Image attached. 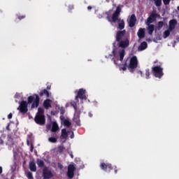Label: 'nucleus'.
<instances>
[{
	"label": "nucleus",
	"mask_w": 179,
	"mask_h": 179,
	"mask_svg": "<svg viewBox=\"0 0 179 179\" xmlns=\"http://www.w3.org/2000/svg\"><path fill=\"white\" fill-rule=\"evenodd\" d=\"M125 30L116 33L115 38L118 43L117 46L113 43L112 51L115 65L120 66V69L122 71H127V62H124V57H125V48L129 45V39L125 38Z\"/></svg>",
	"instance_id": "nucleus-1"
},
{
	"label": "nucleus",
	"mask_w": 179,
	"mask_h": 179,
	"mask_svg": "<svg viewBox=\"0 0 179 179\" xmlns=\"http://www.w3.org/2000/svg\"><path fill=\"white\" fill-rule=\"evenodd\" d=\"M120 12H121V8L117 7L115 12L112 15V18L110 19V17H108V19L109 22H111V23H115L117 22L118 29H120V30H122L124 27H125V22H124V20L118 19Z\"/></svg>",
	"instance_id": "nucleus-2"
},
{
	"label": "nucleus",
	"mask_w": 179,
	"mask_h": 179,
	"mask_svg": "<svg viewBox=\"0 0 179 179\" xmlns=\"http://www.w3.org/2000/svg\"><path fill=\"white\" fill-rule=\"evenodd\" d=\"M35 122L38 125H44L45 124V118L44 117V109L38 108V113L35 117Z\"/></svg>",
	"instance_id": "nucleus-3"
},
{
	"label": "nucleus",
	"mask_w": 179,
	"mask_h": 179,
	"mask_svg": "<svg viewBox=\"0 0 179 179\" xmlns=\"http://www.w3.org/2000/svg\"><path fill=\"white\" fill-rule=\"evenodd\" d=\"M100 167L101 170H103V171H106V173H110L111 170L114 169L115 174H117L118 173V170L117 169V166H113L111 164H106L104 162L101 163Z\"/></svg>",
	"instance_id": "nucleus-4"
},
{
	"label": "nucleus",
	"mask_w": 179,
	"mask_h": 179,
	"mask_svg": "<svg viewBox=\"0 0 179 179\" xmlns=\"http://www.w3.org/2000/svg\"><path fill=\"white\" fill-rule=\"evenodd\" d=\"M33 103L31 105V108H37L38 107V104L40 103V98L38 95L34 94L28 98V103L30 104Z\"/></svg>",
	"instance_id": "nucleus-5"
},
{
	"label": "nucleus",
	"mask_w": 179,
	"mask_h": 179,
	"mask_svg": "<svg viewBox=\"0 0 179 179\" xmlns=\"http://www.w3.org/2000/svg\"><path fill=\"white\" fill-rule=\"evenodd\" d=\"M42 177L43 179H51L54 177V174L48 167L45 166L43 169Z\"/></svg>",
	"instance_id": "nucleus-6"
},
{
	"label": "nucleus",
	"mask_w": 179,
	"mask_h": 179,
	"mask_svg": "<svg viewBox=\"0 0 179 179\" xmlns=\"http://www.w3.org/2000/svg\"><path fill=\"white\" fill-rule=\"evenodd\" d=\"M69 135L71 139H73V138H75V134H73V131H67L66 129H63L62 130V135L60 138L61 139H66L68 136H69Z\"/></svg>",
	"instance_id": "nucleus-7"
},
{
	"label": "nucleus",
	"mask_w": 179,
	"mask_h": 179,
	"mask_svg": "<svg viewBox=\"0 0 179 179\" xmlns=\"http://www.w3.org/2000/svg\"><path fill=\"white\" fill-rule=\"evenodd\" d=\"M153 74L155 78H162L163 76V69L160 66H155L152 68Z\"/></svg>",
	"instance_id": "nucleus-8"
},
{
	"label": "nucleus",
	"mask_w": 179,
	"mask_h": 179,
	"mask_svg": "<svg viewBox=\"0 0 179 179\" xmlns=\"http://www.w3.org/2000/svg\"><path fill=\"white\" fill-rule=\"evenodd\" d=\"M138 66V58L136 56L132 57L129 59V68L130 69H135Z\"/></svg>",
	"instance_id": "nucleus-9"
},
{
	"label": "nucleus",
	"mask_w": 179,
	"mask_h": 179,
	"mask_svg": "<svg viewBox=\"0 0 179 179\" xmlns=\"http://www.w3.org/2000/svg\"><path fill=\"white\" fill-rule=\"evenodd\" d=\"M19 104L20 106L17 108V110H19L20 113L24 114L27 111H28L27 101H22V102H19Z\"/></svg>",
	"instance_id": "nucleus-10"
},
{
	"label": "nucleus",
	"mask_w": 179,
	"mask_h": 179,
	"mask_svg": "<svg viewBox=\"0 0 179 179\" xmlns=\"http://www.w3.org/2000/svg\"><path fill=\"white\" fill-rule=\"evenodd\" d=\"M80 99L81 100H86V90L80 89L78 92V95L76 96V100Z\"/></svg>",
	"instance_id": "nucleus-11"
},
{
	"label": "nucleus",
	"mask_w": 179,
	"mask_h": 179,
	"mask_svg": "<svg viewBox=\"0 0 179 179\" xmlns=\"http://www.w3.org/2000/svg\"><path fill=\"white\" fill-rule=\"evenodd\" d=\"M75 166L71 164L68 167V171H67V177L69 178H73V176H75Z\"/></svg>",
	"instance_id": "nucleus-12"
},
{
	"label": "nucleus",
	"mask_w": 179,
	"mask_h": 179,
	"mask_svg": "<svg viewBox=\"0 0 179 179\" xmlns=\"http://www.w3.org/2000/svg\"><path fill=\"white\" fill-rule=\"evenodd\" d=\"M157 17V15L156 14V13H152L150 17L148 18L147 22H146V24L149 25L151 23H153V22H155V20H156V18Z\"/></svg>",
	"instance_id": "nucleus-13"
},
{
	"label": "nucleus",
	"mask_w": 179,
	"mask_h": 179,
	"mask_svg": "<svg viewBox=\"0 0 179 179\" xmlns=\"http://www.w3.org/2000/svg\"><path fill=\"white\" fill-rule=\"evenodd\" d=\"M135 23H136V17L135 15H131L130 19L129 20V27H134L135 26Z\"/></svg>",
	"instance_id": "nucleus-14"
},
{
	"label": "nucleus",
	"mask_w": 179,
	"mask_h": 179,
	"mask_svg": "<svg viewBox=\"0 0 179 179\" xmlns=\"http://www.w3.org/2000/svg\"><path fill=\"white\" fill-rule=\"evenodd\" d=\"M176 26H177V20H171L169 21V29L171 31H173L176 29Z\"/></svg>",
	"instance_id": "nucleus-15"
},
{
	"label": "nucleus",
	"mask_w": 179,
	"mask_h": 179,
	"mask_svg": "<svg viewBox=\"0 0 179 179\" xmlns=\"http://www.w3.org/2000/svg\"><path fill=\"white\" fill-rule=\"evenodd\" d=\"M29 170L33 172L37 171V166H36V163L33 162L29 163Z\"/></svg>",
	"instance_id": "nucleus-16"
},
{
	"label": "nucleus",
	"mask_w": 179,
	"mask_h": 179,
	"mask_svg": "<svg viewBox=\"0 0 179 179\" xmlns=\"http://www.w3.org/2000/svg\"><path fill=\"white\" fill-rule=\"evenodd\" d=\"M62 124H64L65 127H71V122L68 119H65L64 117H61Z\"/></svg>",
	"instance_id": "nucleus-17"
},
{
	"label": "nucleus",
	"mask_w": 179,
	"mask_h": 179,
	"mask_svg": "<svg viewBox=\"0 0 179 179\" xmlns=\"http://www.w3.org/2000/svg\"><path fill=\"white\" fill-rule=\"evenodd\" d=\"M147 26H148V34L152 36V34H153V31H155V25L149 24V25H147Z\"/></svg>",
	"instance_id": "nucleus-18"
},
{
	"label": "nucleus",
	"mask_w": 179,
	"mask_h": 179,
	"mask_svg": "<svg viewBox=\"0 0 179 179\" xmlns=\"http://www.w3.org/2000/svg\"><path fill=\"white\" fill-rule=\"evenodd\" d=\"M137 34L139 38H143V37H145V29H140Z\"/></svg>",
	"instance_id": "nucleus-19"
},
{
	"label": "nucleus",
	"mask_w": 179,
	"mask_h": 179,
	"mask_svg": "<svg viewBox=\"0 0 179 179\" xmlns=\"http://www.w3.org/2000/svg\"><path fill=\"white\" fill-rule=\"evenodd\" d=\"M148 48V43L146 42H143L140 47H138V51H143V50H146Z\"/></svg>",
	"instance_id": "nucleus-20"
},
{
	"label": "nucleus",
	"mask_w": 179,
	"mask_h": 179,
	"mask_svg": "<svg viewBox=\"0 0 179 179\" xmlns=\"http://www.w3.org/2000/svg\"><path fill=\"white\" fill-rule=\"evenodd\" d=\"M51 103L52 101L50 99H46L45 101H44L43 105L45 108H50V107H51Z\"/></svg>",
	"instance_id": "nucleus-21"
},
{
	"label": "nucleus",
	"mask_w": 179,
	"mask_h": 179,
	"mask_svg": "<svg viewBox=\"0 0 179 179\" xmlns=\"http://www.w3.org/2000/svg\"><path fill=\"white\" fill-rule=\"evenodd\" d=\"M44 94L46 96V97H50V92H48L47 90H43L39 93V96H41V97H43Z\"/></svg>",
	"instance_id": "nucleus-22"
},
{
	"label": "nucleus",
	"mask_w": 179,
	"mask_h": 179,
	"mask_svg": "<svg viewBox=\"0 0 179 179\" xmlns=\"http://www.w3.org/2000/svg\"><path fill=\"white\" fill-rule=\"evenodd\" d=\"M52 127L51 131L52 132H57L58 131V124L56 123V122H52Z\"/></svg>",
	"instance_id": "nucleus-23"
},
{
	"label": "nucleus",
	"mask_w": 179,
	"mask_h": 179,
	"mask_svg": "<svg viewBox=\"0 0 179 179\" xmlns=\"http://www.w3.org/2000/svg\"><path fill=\"white\" fill-rule=\"evenodd\" d=\"M73 121L77 125H80V120H79V115L75 114Z\"/></svg>",
	"instance_id": "nucleus-24"
},
{
	"label": "nucleus",
	"mask_w": 179,
	"mask_h": 179,
	"mask_svg": "<svg viewBox=\"0 0 179 179\" xmlns=\"http://www.w3.org/2000/svg\"><path fill=\"white\" fill-rule=\"evenodd\" d=\"M170 33H171V30H170L169 29L167 30H166L165 31H164L163 38H167V37H169V36H170Z\"/></svg>",
	"instance_id": "nucleus-25"
},
{
	"label": "nucleus",
	"mask_w": 179,
	"mask_h": 179,
	"mask_svg": "<svg viewBox=\"0 0 179 179\" xmlns=\"http://www.w3.org/2000/svg\"><path fill=\"white\" fill-rule=\"evenodd\" d=\"M36 163L38 167H44V161L41 159H37Z\"/></svg>",
	"instance_id": "nucleus-26"
},
{
	"label": "nucleus",
	"mask_w": 179,
	"mask_h": 179,
	"mask_svg": "<svg viewBox=\"0 0 179 179\" xmlns=\"http://www.w3.org/2000/svg\"><path fill=\"white\" fill-rule=\"evenodd\" d=\"M57 138L55 137H49L48 141L50 142V143H57Z\"/></svg>",
	"instance_id": "nucleus-27"
},
{
	"label": "nucleus",
	"mask_w": 179,
	"mask_h": 179,
	"mask_svg": "<svg viewBox=\"0 0 179 179\" xmlns=\"http://www.w3.org/2000/svg\"><path fill=\"white\" fill-rule=\"evenodd\" d=\"M155 1V4L156 6H161L162 5V0H154Z\"/></svg>",
	"instance_id": "nucleus-28"
},
{
	"label": "nucleus",
	"mask_w": 179,
	"mask_h": 179,
	"mask_svg": "<svg viewBox=\"0 0 179 179\" xmlns=\"http://www.w3.org/2000/svg\"><path fill=\"white\" fill-rule=\"evenodd\" d=\"M27 178L29 179H34L33 173L31 172H28L27 175Z\"/></svg>",
	"instance_id": "nucleus-29"
},
{
	"label": "nucleus",
	"mask_w": 179,
	"mask_h": 179,
	"mask_svg": "<svg viewBox=\"0 0 179 179\" xmlns=\"http://www.w3.org/2000/svg\"><path fill=\"white\" fill-rule=\"evenodd\" d=\"M71 106L73 107L75 111H76V110H77L76 103L73 101L71 102Z\"/></svg>",
	"instance_id": "nucleus-30"
},
{
	"label": "nucleus",
	"mask_w": 179,
	"mask_h": 179,
	"mask_svg": "<svg viewBox=\"0 0 179 179\" xmlns=\"http://www.w3.org/2000/svg\"><path fill=\"white\" fill-rule=\"evenodd\" d=\"M162 27H163V22H159L157 24V28L159 29V30H160Z\"/></svg>",
	"instance_id": "nucleus-31"
},
{
	"label": "nucleus",
	"mask_w": 179,
	"mask_h": 179,
	"mask_svg": "<svg viewBox=\"0 0 179 179\" xmlns=\"http://www.w3.org/2000/svg\"><path fill=\"white\" fill-rule=\"evenodd\" d=\"M150 75V73L149 72V70H145V78L146 79H149V76Z\"/></svg>",
	"instance_id": "nucleus-32"
},
{
	"label": "nucleus",
	"mask_w": 179,
	"mask_h": 179,
	"mask_svg": "<svg viewBox=\"0 0 179 179\" xmlns=\"http://www.w3.org/2000/svg\"><path fill=\"white\" fill-rule=\"evenodd\" d=\"M64 147L63 146H59V148H58V152H59V153H62V152H64Z\"/></svg>",
	"instance_id": "nucleus-33"
},
{
	"label": "nucleus",
	"mask_w": 179,
	"mask_h": 179,
	"mask_svg": "<svg viewBox=\"0 0 179 179\" xmlns=\"http://www.w3.org/2000/svg\"><path fill=\"white\" fill-rule=\"evenodd\" d=\"M22 94H15V99H22Z\"/></svg>",
	"instance_id": "nucleus-34"
},
{
	"label": "nucleus",
	"mask_w": 179,
	"mask_h": 179,
	"mask_svg": "<svg viewBox=\"0 0 179 179\" xmlns=\"http://www.w3.org/2000/svg\"><path fill=\"white\" fill-rule=\"evenodd\" d=\"M170 1L171 0H163V2L164 5H169V3H170Z\"/></svg>",
	"instance_id": "nucleus-35"
},
{
	"label": "nucleus",
	"mask_w": 179,
	"mask_h": 179,
	"mask_svg": "<svg viewBox=\"0 0 179 179\" xmlns=\"http://www.w3.org/2000/svg\"><path fill=\"white\" fill-rule=\"evenodd\" d=\"M20 157V153H17V154H16V153H14V157Z\"/></svg>",
	"instance_id": "nucleus-36"
},
{
	"label": "nucleus",
	"mask_w": 179,
	"mask_h": 179,
	"mask_svg": "<svg viewBox=\"0 0 179 179\" xmlns=\"http://www.w3.org/2000/svg\"><path fill=\"white\" fill-rule=\"evenodd\" d=\"M8 120L12 119V113H10V114L8 115Z\"/></svg>",
	"instance_id": "nucleus-37"
},
{
	"label": "nucleus",
	"mask_w": 179,
	"mask_h": 179,
	"mask_svg": "<svg viewBox=\"0 0 179 179\" xmlns=\"http://www.w3.org/2000/svg\"><path fill=\"white\" fill-rule=\"evenodd\" d=\"M0 145H3V141H2V139L0 138Z\"/></svg>",
	"instance_id": "nucleus-38"
},
{
	"label": "nucleus",
	"mask_w": 179,
	"mask_h": 179,
	"mask_svg": "<svg viewBox=\"0 0 179 179\" xmlns=\"http://www.w3.org/2000/svg\"><path fill=\"white\" fill-rule=\"evenodd\" d=\"M0 174H2V166H0Z\"/></svg>",
	"instance_id": "nucleus-39"
},
{
	"label": "nucleus",
	"mask_w": 179,
	"mask_h": 179,
	"mask_svg": "<svg viewBox=\"0 0 179 179\" xmlns=\"http://www.w3.org/2000/svg\"><path fill=\"white\" fill-rule=\"evenodd\" d=\"M87 9H88V10H90V9H92V6H88Z\"/></svg>",
	"instance_id": "nucleus-40"
},
{
	"label": "nucleus",
	"mask_w": 179,
	"mask_h": 179,
	"mask_svg": "<svg viewBox=\"0 0 179 179\" xmlns=\"http://www.w3.org/2000/svg\"><path fill=\"white\" fill-rule=\"evenodd\" d=\"M47 89H48V90H50V89H51V86H48V87H47Z\"/></svg>",
	"instance_id": "nucleus-41"
},
{
	"label": "nucleus",
	"mask_w": 179,
	"mask_h": 179,
	"mask_svg": "<svg viewBox=\"0 0 179 179\" xmlns=\"http://www.w3.org/2000/svg\"><path fill=\"white\" fill-rule=\"evenodd\" d=\"M69 8H70V9H73V6H69Z\"/></svg>",
	"instance_id": "nucleus-42"
},
{
	"label": "nucleus",
	"mask_w": 179,
	"mask_h": 179,
	"mask_svg": "<svg viewBox=\"0 0 179 179\" xmlns=\"http://www.w3.org/2000/svg\"><path fill=\"white\" fill-rule=\"evenodd\" d=\"M89 116H90V117H93V115H92V113H89Z\"/></svg>",
	"instance_id": "nucleus-43"
},
{
	"label": "nucleus",
	"mask_w": 179,
	"mask_h": 179,
	"mask_svg": "<svg viewBox=\"0 0 179 179\" xmlns=\"http://www.w3.org/2000/svg\"><path fill=\"white\" fill-rule=\"evenodd\" d=\"M138 73L142 76V71H138Z\"/></svg>",
	"instance_id": "nucleus-44"
},
{
	"label": "nucleus",
	"mask_w": 179,
	"mask_h": 179,
	"mask_svg": "<svg viewBox=\"0 0 179 179\" xmlns=\"http://www.w3.org/2000/svg\"><path fill=\"white\" fill-rule=\"evenodd\" d=\"M71 157H73V155L72 153L70 154Z\"/></svg>",
	"instance_id": "nucleus-45"
},
{
	"label": "nucleus",
	"mask_w": 179,
	"mask_h": 179,
	"mask_svg": "<svg viewBox=\"0 0 179 179\" xmlns=\"http://www.w3.org/2000/svg\"><path fill=\"white\" fill-rule=\"evenodd\" d=\"M110 56H111V55H109V56H106V58H110Z\"/></svg>",
	"instance_id": "nucleus-46"
},
{
	"label": "nucleus",
	"mask_w": 179,
	"mask_h": 179,
	"mask_svg": "<svg viewBox=\"0 0 179 179\" xmlns=\"http://www.w3.org/2000/svg\"><path fill=\"white\" fill-rule=\"evenodd\" d=\"M173 47H176V44H173Z\"/></svg>",
	"instance_id": "nucleus-47"
},
{
	"label": "nucleus",
	"mask_w": 179,
	"mask_h": 179,
	"mask_svg": "<svg viewBox=\"0 0 179 179\" xmlns=\"http://www.w3.org/2000/svg\"><path fill=\"white\" fill-rule=\"evenodd\" d=\"M24 16H22V19H24Z\"/></svg>",
	"instance_id": "nucleus-48"
},
{
	"label": "nucleus",
	"mask_w": 179,
	"mask_h": 179,
	"mask_svg": "<svg viewBox=\"0 0 179 179\" xmlns=\"http://www.w3.org/2000/svg\"><path fill=\"white\" fill-rule=\"evenodd\" d=\"M66 107H68V103L66 104Z\"/></svg>",
	"instance_id": "nucleus-49"
},
{
	"label": "nucleus",
	"mask_w": 179,
	"mask_h": 179,
	"mask_svg": "<svg viewBox=\"0 0 179 179\" xmlns=\"http://www.w3.org/2000/svg\"><path fill=\"white\" fill-rule=\"evenodd\" d=\"M16 102H17V100H15Z\"/></svg>",
	"instance_id": "nucleus-50"
}]
</instances>
